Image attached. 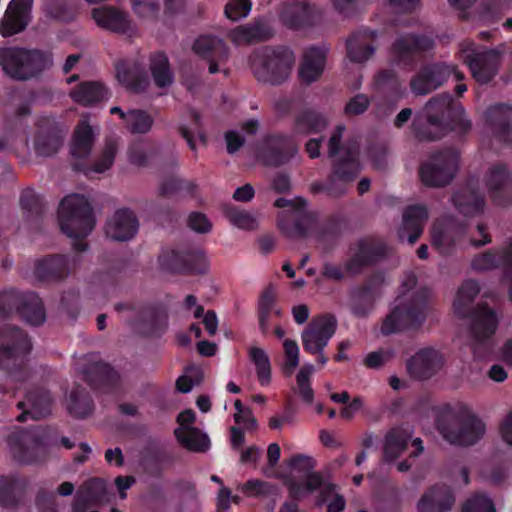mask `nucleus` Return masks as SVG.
Masks as SVG:
<instances>
[{
    "mask_svg": "<svg viewBox=\"0 0 512 512\" xmlns=\"http://www.w3.org/2000/svg\"><path fill=\"white\" fill-rule=\"evenodd\" d=\"M30 350V341L22 331L10 327H5L0 331V368L8 369L11 364L17 366L9 373L5 381L10 389L18 391L23 387L26 391L25 400L19 401L17 404L19 409L24 410L18 416L19 421H24L28 417L38 420L51 412L50 395L34 386V374H31L25 367L18 366Z\"/></svg>",
    "mask_w": 512,
    "mask_h": 512,
    "instance_id": "f257e3e1",
    "label": "nucleus"
},
{
    "mask_svg": "<svg viewBox=\"0 0 512 512\" xmlns=\"http://www.w3.org/2000/svg\"><path fill=\"white\" fill-rule=\"evenodd\" d=\"M415 136L419 140H435L451 130L465 132L470 122L464 117L463 108L453 104L449 94L433 97L416 115L412 123Z\"/></svg>",
    "mask_w": 512,
    "mask_h": 512,
    "instance_id": "f03ea898",
    "label": "nucleus"
},
{
    "mask_svg": "<svg viewBox=\"0 0 512 512\" xmlns=\"http://www.w3.org/2000/svg\"><path fill=\"white\" fill-rule=\"evenodd\" d=\"M416 285V277L408 273L402 281L405 292L399 295L392 303L389 314L381 325V333L390 335L406 328L421 325L428 311L426 298L418 293H410Z\"/></svg>",
    "mask_w": 512,
    "mask_h": 512,
    "instance_id": "7ed1b4c3",
    "label": "nucleus"
},
{
    "mask_svg": "<svg viewBox=\"0 0 512 512\" xmlns=\"http://www.w3.org/2000/svg\"><path fill=\"white\" fill-rule=\"evenodd\" d=\"M442 437L451 444L471 446L485 434V423L465 404H457L448 413V420L439 427Z\"/></svg>",
    "mask_w": 512,
    "mask_h": 512,
    "instance_id": "20e7f679",
    "label": "nucleus"
},
{
    "mask_svg": "<svg viewBox=\"0 0 512 512\" xmlns=\"http://www.w3.org/2000/svg\"><path fill=\"white\" fill-rule=\"evenodd\" d=\"M294 63V53L286 47H263L256 50L250 59L252 72L258 81L272 85L287 80Z\"/></svg>",
    "mask_w": 512,
    "mask_h": 512,
    "instance_id": "39448f33",
    "label": "nucleus"
},
{
    "mask_svg": "<svg viewBox=\"0 0 512 512\" xmlns=\"http://www.w3.org/2000/svg\"><path fill=\"white\" fill-rule=\"evenodd\" d=\"M52 64L49 53L35 49L6 47L0 49V67L10 78L28 80Z\"/></svg>",
    "mask_w": 512,
    "mask_h": 512,
    "instance_id": "423d86ee",
    "label": "nucleus"
},
{
    "mask_svg": "<svg viewBox=\"0 0 512 512\" xmlns=\"http://www.w3.org/2000/svg\"><path fill=\"white\" fill-rule=\"evenodd\" d=\"M58 219L62 232L75 239L89 235L95 225L90 202L79 194H70L61 201Z\"/></svg>",
    "mask_w": 512,
    "mask_h": 512,
    "instance_id": "0eeeda50",
    "label": "nucleus"
},
{
    "mask_svg": "<svg viewBox=\"0 0 512 512\" xmlns=\"http://www.w3.org/2000/svg\"><path fill=\"white\" fill-rule=\"evenodd\" d=\"M290 476L286 484L290 494L294 498H303L321 486L323 481L318 473L312 470L315 467V460L310 455L296 454L287 461Z\"/></svg>",
    "mask_w": 512,
    "mask_h": 512,
    "instance_id": "6e6552de",
    "label": "nucleus"
},
{
    "mask_svg": "<svg viewBox=\"0 0 512 512\" xmlns=\"http://www.w3.org/2000/svg\"><path fill=\"white\" fill-rule=\"evenodd\" d=\"M498 324L496 314L486 306H478L472 315L469 345L474 356L487 359L492 353V335Z\"/></svg>",
    "mask_w": 512,
    "mask_h": 512,
    "instance_id": "1a4fd4ad",
    "label": "nucleus"
},
{
    "mask_svg": "<svg viewBox=\"0 0 512 512\" xmlns=\"http://www.w3.org/2000/svg\"><path fill=\"white\" fill-rule=\"evenodd\" d=\"M461 58L469 67L473 78L485 84L497 73L500 63V52L496 49H482L472 41H463L460 44Z\"/></svg>",
    "mask_w": 512,
    "mask_h": 512,
    "instance_id": "9d476101",
    "label": "nucleus"
},
{
    "mask_svg": "<svg viewBox=\"0 0 512 512\" xmlns=\"http://www.w3.org/2000/svg\"><path fill=\"white\" fill-rule=\"evenodd\" d=\"M275 206L285 208L279 215V228L290 237L304 235L313 223V215L307 209V202L299 197L278 198Z\"/></svg>",
    "mask_w": 512,
    "mask_h": 512,
    "instance_id": "9b49d317",
    "label": "nucleus"
},
{
    "mask_svg": "<svg viewBox=\"0 0 512 512\" xmlns=\"http://www.w3.org/2000/svg\"><path fill=\"white\" fill-rule=\"evenodd\" d=\"M13 307H17L22 317L31 325L45 321V311L41 299L34 293L19 294L7 291L0 294V321L5 319Z\"/></svg>",
    "mask_w": 512,
    "mask_h": 512,
    "instance_id": "f8f14e48",
    "label": "nucleus"
},
{
    "mask_svg": "<svg viewBox=\"0 0 512 512\" xmlns=\"http://www.w3.org/2000/svg\"><path fill=\"white\" fill-rule=\"evenodd\" d=\"M48 439L43 429L22 432L10 438L14 458L26 464L44 460L48 450Z\"/></svg>",
    "mask_w": 512,
    "mask_h": 512,
    "instance_id": "ddd939ff",
    "label": "nucleus"
},
{
    "mask_svg": "<svg viewBox=\"0 0 512 512\" xmlns=\"http://www.w3.org/2000/svg\"><path fill=\"white\" fill-rule=\"evenodd\" d=\"M458 169V154L454 150H446L433 155L420 168V177L427 186H443L448 184Z\"/></svg>",
    "mask_w": 512,
    "mask_h": 512,
    "instance_id": "4468645a",
    "label": "nucleus"
},
{
    "mask_svg": "<svg viewBox=\"0 0 512 512\" xmlns=\"http://www.w3.org/2000/svg\"><path fill=\"white\" fill-rule=\"evenodd\" d=\"M451 75L462 80L463 75L454 65L434 63L424 66L410 82L411 91L416 95H426L441 86Z\"/></svg>",
    "mask_w": 512,
    "mask_h": 512,
    "instance_id": "2eb2a0df",
    "label": "nucleus"
},
{
    "mask_svg": "<svg viewBox=\"0 0 512 512\" xmlns=\"http://www.w3.org/2000/svg\"><path fill=\"white\" fill-rule=\"evenodd\" d=\"M336 319L325 315L314 319L301 333L306 352L321 354L336 330Z\"/></svg>",
    "mask_w": 512,
    "mask_h": 512,
    "instance_id": "dca6fc26",
    "label": "nucleus"
},
{
    "mask_svg": "<svg viewBox=\"0 0 512 512\" xmlns=\"http://www.w3.org/2000/svg\"><path fill=\"white\" fill-rule=\"evenodd\" d=\"M91 15L97 26L102 29L129 36L137 31L136 24L129 14L116 7L102 6L94 8Z\"/></svg>",
    "mask_w": 512,
    "mask_h": 512,
    "instance_id": "f3484780",
    "label": "nucleus"
},
{
    "mask_svg": "<svg viewBox=\"0 0 512 512\" xmlns=\"http://www.w3.org/2000/svg\"><path fill=\"white\" fill-rule=\"evenodd\" d=\"M161 260L166 268L177 272L205 273L209 269V259L200 248L183 252L172 251Z\"/></svg>",
    "mask_w": 512,
    "mask_h": 512,
    "instance_id": "a211bd4d",
    "label": "nucleus"
},
{
    "mask_svg": "<svg viewBox=\"0 0 512 512\" xmlns=\"http://www.w3.org/2000/svg\"><path fill=\"white\" fill-rule=\"evenodd\" d=\"M106 501L105 481L100 478H91L79 486L72 509L74 512H98L94 507Z\"/></svg>",
    "mask_w": 512,
    "mask_h": 512,
    "instance_id": "6ab92c4d",
    "label": "nucleus"
},
{
    "mask_svg": "<svg viewBox=\"0 0 512 512\" xmlns=\"http://www.w3.org/2000/svg\"><path fill=\"white\" fill-rule=\"evenodd\" d=\"M464 232L465 227L453 219L439 220L432 227V245L441 254H447L459 243Z\"/></svg>",
    "mask_w": 512,
    "mask_h": 512,
    "instance_id": "aec40b11",
    "label": "nucleus"
},
{
    "mask_svg": "<svg viewBox=\"0 0 512 512\" xmlns=\"http://www.w3.org/2000/svg\"><path fill=\"white\" fill-rule=\"evenodd\" d=\"M32 0H12L0 22V34L10 37L21 32L30 21Z\"/></svg>",
    "mask_w": 512,
    "mask_h": 512,
    "instance_id": "412c9836",
    "label": "nucleus"
},
{
    "mask_svg": "<svg viewBox=\"0 0 512 512\" xmlns=\"http://www.w3.org/2000/svg\"><path fill=\"white\" fill-rule=\"evenodd\" d=\"M139 223L135 214L129 209L117 210L107 221L105 234L114 241L131 240L138 232Z\"/></svg>",
    "mask_w": 512,
    "mask_h": 512,
    "instance_id": "4be33fe9",
    "label": "nucleus"
},
{
    "mask_svg": "<svg viewBox=\"0 0 512 512\" xmlns=\"http://www.w3.org/2000/svg\"><path fill=\"white\" fill-rule=\"evenodd\" d=\"M193 51L209 61V72L215 74L220 71L219 65L228 57V49L224 41L218 37L200 36L193 45Z\"/></svg>",
    "mask_w": 512,
    "mask_h": 512,
    "instance_id": "5701e85b",
    "label": "nucleus"
},
{
    "mask_svg": "<svg viewBox=\"0 0 512 512\" xmlns=\"http://www.w3.org/2000/svg\"><path fill=\"white\" fill-rule=\"evenodd\" d=\"M116 77L120 84L134 93L146 91L150 84L144 74V66L136 60L119 62L116 65Z\"/></svg>",
    "mask_w": 512,
    "mask_h": 512,
    "instance_id": "b1692460",
    "label": "nucleus"
},
{
    "mask_svg": "<svg viewBox=\"0 0 512 512\" xmlns=\"http://www.w3.org/2000/svg\"><path fill=\"white\" fill-rule=\"evenodd\" d=\"M111 114H117L123 121L124 128L133 135L148 134L154 126V116L143 109H129L124 111L118 106L110 109Z\"/></svg>",
    "mask_w": 512,
    "mask_h": 512,
    "instance_id": "393cba45",
    "label": "nucleus"
},
{
    "mask_svg": "<svg viewBox=\"0 0 512 512\" xmlns=\"http://www.w3.org/2000/svg\"><path fill=\"white\" fill-rule=\"evenodd\" d=\"M442 357L432 348L419 350L407 363L409 373L418 379L432 376L441 366Z\"/></svg>",
    "mask_w": 512,
    "mask_h": 512,
    "instance_id": "a878e982",
    "label": "nucleus"
},
{
    "mask_svg": "<svg viewBox=\"0 0 512 512\" xmlns=\"http://www.w3.org/2000/svg\"><path fill=\"white\" fill-rule=\"evenodd\" d=\"M427 218L428 212L424 206L408 207L403 214V222L398 231L399 238L413 244L422 234Z\"/></svg>",
    "mask_w": 512,
    "mask_h": 512,
    "instance_id": "bb28decb",
    "label": "nucleus"
},
{
    "mask_svg": "<svg viewBox=\"0 0 512 512\" xmlns=\"http://www.w3.org/2000/svg\"><path fill=\"white\" fill-rule=\"evenodd\" d=\"M326 55L325 47H310L305 51L298 72L302 82L310 84L319 79L325 67Z\"/></svg>",
    "mask_w": 512,
    "mask_h": 512,
    "instance_id": "cd10ccee",
    "label": "nucleus"
},
{
    "mask_svg": "<svg viewBox=\"0 0 512 512\" xmlns=\"http://www.w3.org/2000/svg\"><path fill=\"white\" fill-rule=\"evenodd\" d=\"M487 187L497 204L505 205L510 202L512 179L505 166L495 165L490 169L487 177Z\"/></svg>",
    "mask_w": 512,
    "mask_h": 512,
    "instance_id": "c85d7f7f",
    "label": "nucleus"
},
{
    "mask_svg": "<svg viewBox=\"0 0 512 512\" xmlns=\"http://www.w3.org/2000/svg\"><path fill=\"white\" fill-rule=\"evenodd\" d=\"M454 503L451 490L444 486H435L426 491L417 503L418 512H446Z\"/></svg>",
    "mask_w": 512,
    "mask_h": 512,
    "instance_id": "c756f323",
    "label": "nucleus"
},
{
    "mask_svg": "<svg viewBox=\"0 0 512 512\" xmlns=\"http://www.w3.org/2000/svg\"><path fill=\"white\" fill-rule=\"evenodd\" d=\"M273 34L271 27L264 20H258L249 25L238 26L229 33L230 40L236 46L248 45L264 41Z\"/></svg>",
    "mask_w": 512,
    "mask_h": 512,
    "instance_id": "7c9ffc66",
    "label": "nucleus"
},
{
    "mask_svg": "<svg viewBox=\"0 0 512 512\" xmlns=\"http://www.w3.org/2000/svg\"><path fill=\"white\" fill-rule=\"evenodd\" d=\"M376 38V32L363 30L354 33L347 41V54L352 62L362 63L368 60L375 51L371 41Z\"/></svg>",
    "mask_w": 512,
    "mask_h": 512,
    "instance_id": "2f4dec72",
    "label": "nucleus"
},
{
    "mask_svg": "<svg viewBox=\"0 0 512 512\" xmlns=\"http://www.w3.org/2000/svg\"><path fill=\"white\" fill-rule=\"evenodd\" d=\"M487 122L496 129L501 139L512 144V108L499 104L486 112Z\"/></svg>",
    "mask_w": 512,
    "mask_h": 512,
    "instance_id": "473e14b6",
    "label": "nucleus"
},
{
    "mask_svg": "<svg viewBox=\"0 0 512 512\" xmlns=\"http://www.w3.org/2000/svg\"><path fill=\"white\" fill-rule=\"evenodd\" d=\"M433 45L434 42L429 36L406 34L396 40L393 51L399 60L404 61L406 57L413 56L418 52L430 50Z\"/></svg>",
    "mask_w": 512,
    "mask_h": 512,
    "instance_id": "72a5a7b5",
    "label": "nucleus"
},
{
    "mask_svg": "<svg viewBox=\"0 0 512 512\" xmlns=\"http://www.w3.org/2000/svg\"><path fill=\"white\" fill-rule=\"evenodd\" d=\"M411 435L408 427L392 429L385 437L384 461L390 463L398 459L406 450Z\"/></svg>",
    "mask_w": 512,
    "mask_h": 512,
    "instance_id": "f704fd0d",
    "label": "nucleus"
},
{
    "mask_svg": "<svg viewBox=\"0 0 512 512\" xmlns=\"http://www.w3.org/2000/svg\"><path fill=\"white\" fill-rule=\"evenodd\" d=\"M277 290L270 285L262 292L258 302L259 327L262 333L269 329V319L272 313L281 315V309L276 307Z\"/></svg>",
    "mask_w": 512,
    "mask_h": 512,
    "instance_id": "c9c22d12",
    "label": "nucleus"
},
{
    "mask_svg": "<svg viewBox=\"0 0 512 512\" xmlns=\"http://www.w3.org/2000/svg\"><path fill=\"white\" fill-rule=\"evenodd\" d=\"M297 153L290 147L287 153L283 152L282 142L277 138H270L259 150L260 159L267 165H281Z\"/></svg>",
    "mask_w": 512,
    "mask_h": 512,
    "instance_id": "e433bc0d",
    "label": "nucleus"
},
{
    "mask_svg": "<svg viewBox=\"0 0 512 512\" xmlns=\"http://www.w3.org/2000/svg\"><path fill=\"white\" fill-rule=\"evenodd\" d=\"M72 99L82 105H91L108 99L107 90L97 82H85L70 92Z\"/></svg>",
    "mask_w": 512,
    "mask_h": 512,
    "instance_id": "4c0bfd02",
    "label": "nucleus"
},
{
    "mask_svg": "<svg viewBox=\"0 0 512 512\" xmlns=\"http://www.w3.org/2000/svg\"><path fill=\"white\" fill-rule=\"evenodd\" d=\"M94 141L93 130L87 120H82L74 133L71 154L75 158H85L91 152Z\"/></svg>",
    "mask_w": 512,
    "mask_h": 512,
    "instance_id": "58836bf2",
    "label": "nucleus"
},
{
    "mask_svg": "<svg viewBox=\"0 0 512 512\" xmlns=\"http://www.w3.org/2000/svg\"><path fill=\"white\" fill-rule=\"evenodd\" d=\"M150 71L155 85L158 88H166L173 83L174 76L170 69L168 58L158 53L150 59Z\"/></svg>",
    "mask_w": 512,
    "mask_h": 512,
    "instance_id": "ea45409f",
    "label": "nucleus"
},
{
    "mask_svg": "<svg viewBox=\"0 0 512 512\" xmlns=\"http://www.w3.org/2000/svg\"><path fill=\"white\" fill-rule=\"evenodd\" d=\"M479 293V285L472 280L466 281L459 288L453 303L455 314L459 317H466L471 310V303Z\"/></svg>",
    "mask_w": 512,
    "mask_h": 512,
    "instance_id": "a19ab883",
    "label": "nucleus"
},
{
    "mask_svg": "<svg viewBox=\"0 0 512 512\" xmlns=\"http://www.w3.org/2000/svg\"><path fill=\"white\" fill-rule=\"evenodd\" d=\"M453 202L461 213L471 216L481 212L484 207L483 199L468 188L456 193Z\"/></svg>",
    "mask_w": 512,
    "mask_h": 512,
    "instance_id": "79ce46f5",
    "label": "nucleus"
},
{
    "mask_svg": "<svg viewBox=\"0 0 512 512\" xmlns=\"http://www.w3.org/2000/svg\"><path fill=\"white\" fill-rule=\"evenodd\" d=\"M248 356L255 366L260 384L268 385L271 380V364L266 351L258 346H251L248 349Z\"/></svg>",
    "mask_w": 512,
    "mask_h": 512,
    "instance_id": "37998d69",
    "label": "nucleus"
},
{
    "mask_svg": "<svg viewBox=\"0 0 512 512\" xmlns=\"http://www.w3.org/2000/svg\"><path fill=\"white\" fill-rule=\"evenodd\" d=\"M65 272L66 262L62 256L43 259L35 266V274L40 280L61 277Z\"/></svg>",
    "mask_w": 512,
    "mask_h": 512,
    "instance_id": "c03bdc74",
    "label": "nucleus"
},
{
    "mask_svg": "<svg viewBox=\"0 0 512 512\" xmlns=\"http://www.w3.org/2000/svg\"><path fill=\"white\" fill-rule=\"evenodd\" d=\"M67 408L74 417L84 418L92 412V401L83 389H75L68 397Z\"/></svg>",
    "mask_w": 512,
    "mask_h": 512,
    "instance_id": "a18cd8bd",
    "label": "nucleus"
},
{
    "mask_svg": "<svg viewBox=\"0 0 512 512\" xmlns=\"http://www.w3.org/2000/svg\"><path fill=\"white\" fill-rule=\"evenodd\" d=\"M24 487V481L17 476H2L0 478V505L9 507L15 502V493Z\"/></svg>",
    "mask_w": 512,
    "mask_h": 512,
    "instance_id": "49530a36",
    "label": "nucleus"
},
{
    "mask_svg": "<svg viewBox=\"0 0 512 512\" xmlns=\"http://www.w3.org/2000/svg\"><path fill=\"white\" fill-rule=\"evenodd\" d=\"M357 156L358 150L356 148L347 151V156L336 165L335 177L342 182L352 179L359 171Z\"/></svg>",
    "mask_w": 512,
    "mask_h": 512,
    "instance_id": "de8ad7c7",
    "label": "nucleus"
},
{
    "mask_svg": "<svg viewBox=\"0 0 512 512\" xmlns=\"http://www.w3.org/2000/svg\"><path fill=\"white\" fill-rule=\"evenodd\" d=\"M320 503L328 504V512H341L345 507V500L343 496L339 495L336 487L328 482H321L318 486Z\"/></svg>",
    "mask_w": 512,
    "mask_h": 512,
    "instance_id": "09e8293b",
    "label": "nucleus"
},
{
    "mask_svg": "<svg viewBox=\"0 0 512 512\" xmlns=\"http://www.w3.org/2000/svg\"><path fill=\"white\" fill-rule=\"evenodd\" d=\"M327 125L326 120L314 111H307L301 114L296 120V131L298 133L320 132Z\"/></svg>",
    "mask_w": 512,
    "mask_h": 512,
    "instance_id": "8fccbe9b",
    "label": "nucleus"
},
{
    "mask_svg": "<svg viewBox=\"0 0 512 512\" xmlns=\"http://www.w3.org/2000/svg\"><path fill=\"white\" fill-rule=\"evenodd\" d=\"M225 215L232 225L243 230H254L258 227V219L253 214L236 207H227Z\"/></svg>",
    "mask_w": 512,
    "mask_h": 512,
    "instance_id": "3c124183",
    "label": "nucleus"
},
{
    "mask_svg": "<svg viewBox=\"0 0 512 512\" xmlns=\"http://www.w3.org/2000/svg\"><path fill=\"white\" fill-rule=\"evenodd\" d=\"M283 22L290 27L302 26L310 17V8L304 3H297L282 12Z\"/></svg>",
    "mask_w": 512,
    "mask_h": 512,
    "instance_id": "603ef678",
    "label": "nucleus"
},
{
    "mask_svg": "<svg viewBox=\"0 0 512 512\" xmlns=\"http://www.w3.org/2000/svg\"><path fill=\"white\" fill-rule=\"evenodd\" d=\"M314 373V366L310 363L304 364L296 376V392L307 403L313 401L314 392L311 388L310 377Z\"/></svg>",
    "mask_w": 512,
    "mask_h": 512,
    "instance_id": "864d4df0",
    "label": "nucleus"
},
{
    "mask_svg": "<svg viewBox=\"0 0 512 512\" xmlns=\"http://www.w3.org/2000/svg\"><path fill=\"white\" fill-rule=\"evenodd\" d=\"M237 489L249 498H263L274 492L273 485L259 479H250L243 484H239Z\"/></svg>",
    "mask_w": 512,
    "mask_h": 512,
    "instance_id": "5fc2aeb1",
    "label": "nucleus"
},
{
    "mask_svg": "<svg viewBox=\"0 0 512 512\" xmlns=\"http://www.w3.org/2000/svg\"><path fill=\"white\" fill-rule=\"evenodd\" d=\"M154 152L149 148L148 144L143 141L135 142L131 144L128 149L129 161L139 167L148 166L151 162V158Z\"/></svg>",
    "mask_w": 512,
    "mask_h": 512,
    "instance_id": "6e6d98bb",
    "label": "nucleus"
},
{
    "mask_svg": "<svg viewBox=\"0 0 512 512\" xmlns=\"http://www.w3.org/2000/svg\"><path fill=\"white\" fill-rule=\"evenodd\" d=\"M132 10L140 22H150L156 19L159 5L155 0H133Z\"/></svg>",
    "mask_w": 512,
    "mask_h": 512,
    "instance_id": "4d7b16f0",
    "label": "nucleus"
},
{
    "mask_svg": "<svg viewBox=\"0 0 512 512\" xmlns=\"http://www.w3.org/2000/svg\"><path fill=\"white\" fill-rule=\"evenodd\" d=\"M62 145V138L57 134L39 135L35 142L36 153L40 156L55 154Z\"/></svg>",
    "mask_w": 512,
    "mask_h": 512,
    "instance_id": "13d9d810",
    "label": "nucleus"
},
{
    "mask_svg": "<svg viewBox=\"0 0 512 512\" xmlns=\"http://www.w3.org/2000/svg\"><path fill=\"white\" fill-rule=\"evenodd\" d=\"M44 10L47 16L60 21H68L75 15L74 9L62 0L48 1Z\"/></svg>",
    "mask_w": 512,
    "mask_h": 512,
    "instance_id": "bf43d9fd",
    "label": "nucleus"
},
{
    "mask_svg": "<svg viewBox=\"0 0 512 512\" xmlns=\"http://www.w3.org/2000/svg\"><path fill=\"white\" fill-rule=\"evenodd\" d=\"M193 431L196 432V435H192L188 432H184L185 434V441L184 439H177L182 446H184L186 449L194 452H205L210 447V441L206 434L202 433L197 428H193Z\"/></svg>",
    "mask_w": 512,
    "mask_h": 512,
    "instance_id": "052dcab7",
    "label": "nucleus"
},
{
    "mask_svg": "<svg viewBox=\"0 0 512 512\" xmlns=\"http://www.w3.org/2000/svg\"><path fill=\"white\" fill-rule=\"evenodd\" d=\"M118 143L116 140H109L106 142L100 159L92 166L91 171L96 173H103L108 170L113 162L117 153Z\"/></svg>",
    "mask_w": 512,
    "mask_h": 512,
    "instance_id": "680f3d73",
    "label": "nucleus"
},
{
    "mask_svg": "<svg viewBox=\"0 0 512 512\" xmlns=\"http://www.w3.org/2000/svg\"><path fill=\"white\" fill-rule=\"evenodd\" d=\"M192 123L191 126L181 125L180 132L186 139L189 147L192 150H196V138L204 142L205 138L203 133L200 131V118L195 112L191 113Z\"/></svg>",
    "mask_w": 512,
    "mask_h": 512,
    "instance_id": "e2e57ef3",
    "label": "nucleus"
},
{
    "mask_svg": "<svg viewBox=\"0 0 512 512\" xmlns=\"http://www.w3.org/2000/svg\"><path fill=\"white\" fill-rule=\"evenodd\" d=\"M283 349L285 354L284 370L288 375H291L299 365L300 349L298 344L291 339H284Z\"/></svg>",
    "mask_w": 512,
    "mask_h": 512,
    "instance_id": "0e129e2a",
    "label": "nucleus"
},
{
    "mask_svg": "<svg viewBox=\"0 0 512 512\" xmlns=\"http://www.w3.org/2000/svg\"><path fill=\"white\" fill-rule=\"evenodd\" d=\"M202 380V371L198 367H189L185 370L184 375L178 378L176 386L178 391L188 393L195 385Z\"/></svg>",
    "mask_w": 512,
    "mask_h": 512,
    "instance_id": "69168bd1",
    "label": "nucleus"
},
{
    "mask_svg": "<svg viewBox=\"0 0 512 512\" xmlns=\"http://www.w3.org/2000/svg\"><path fill=\"white\" fill-rule=\"evenodd\" d=\"M251 10L249 0H230L225 7L227 18L237 21L248 16Z\"/></svg>",
    "mask_w": 512,
    "mask_h": 512,
    "instance_id": "338daca9",
    "label": "nucleus"
},
{
    "mask_svg": "<svg viewBox=\"0 0 512 512\" xmlns=\"http://www.w3.org/2000/svg\"><path fill=\"white\" fill-rule=\"evenodd\" d=\"M463 512H495V507L488 497L476 495L466 501Z\"/></svg>",
    "mask_w": 512,
    "mask_h": 512,
    "instance_id": "774afa93",
    "label": "nucleus"
}]
</instances>
